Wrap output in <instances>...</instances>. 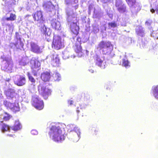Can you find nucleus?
I'll use <instances>...</instances> for the list:
<instances>
[{"instance_id":"obj_1","label":"nucleus","mask_w":158,"mask_h":158,"mask_svg":"<svg viewBox=\"0 0 158 158\" xmlns=\"http://www.w3.org/2000/svg\"><path fill=\"white\" fill-rule=\"evenodd\" d=\"M49 134L52 139L55 142H60L64 139V136L59 126H52Z\"/></svg>"},{"instance_id":"obj_2","label":"nucleus","mask_w":158,"mask_h":158,"mask_svg":"<svg viewBox=\"0 0 158 158\" xmlns=\"http://www.w3.org/2000/svg\"><path fill=\"white\" fill-rule=\"evenodd\" d=\"M103 54L108 55L113 50V47L110 42L101 41L98 45V48Z\"/></svg>"},{"instance_id":"obj_3","label":"nucleus","mask_w":158,"mask_h":158,"mask_svg":"<svg viewBox=\"0 0 158 158\" xmlns=\"http://www.w3.org/2000/svg\"><path fill=\"white\" fill-rule=\"evenodd\" d=\"M10 118V116L8 114L4 112L2 110H0V125L2 126L1 129L2 132H4L7 131L9 132L10 131L11 127H10L7 125L3 123V120L6 121L9 120Z\"/></svg>"},{"instance_id":"obj_4","label":"nucleus","mask_w":158,"mask_h":158,"mask_svg":"<svg viewBox=\"0 0 158 158\" xmlns=\"http://www.w3.org/2000/svg\"><path fill=\"white\" fill-rule=\"evenodd\" d=\"M38 90L39 94L45 99L51 94V90L47 87L45 84L43 82L40 83L38 86Z\"/></svg>"},{"instance_id":"obj_5","label":"nucleus","mask_w":158,"mask_h":158,"mask_svg":"<svg viewBox=\"0 0 158 158\" xmlns=\"http://www.w3.org/2000/svg\"><path fill=\"white\" fill-rule=\"evenodd\" d=\"M13 68V63L10 58L5 57L2 61V68L4 71L11 72Z\"/></svg>"},{"instance_id":"obj_6","label":"nucleus","mask_w":158,"mask_h":158,"mask_svg":"<svg viewBox=\"0 0 158 158\" xmlns=\"http://www.w3.org/2000/svg\"><path fill=\"white\" fill-rule=\"evenodd\" d=\"M32 104L35 108L38 110H41L44 107V103L37 95H35L32 97Z\"/></svg>"},{"instance_id":"obj_7","label":"nucleus","mask_w":158,"mask_h":158,"mask_svg":"<svg viewBox=\"0 0 158 158\" xmlns=\"http://www.w3.org/2000/svg\"><path fill=\"white\" fill-rule=\"evenodd\" d=\"M31 67L32 69V72L34 76H37V72L40 66V63L34 58H33L30 61Z\"/></svg>"},{"instance_id":"obj_8","label":"nucleus","mask_w":158,"mask_h":158,"mask_svg":"<svg viewBox=\"0 0 158 158\" xmlns=\"http://www.w3.org/2000/svg\"><path fill=\"white\" fill-rule=\"evenodd\" d=\"M81 132L77 127H75L71 133V138L74 142H77L80 138Z\"/></svg>"},{"instance_id":"obj_9","label":"nucleus","mask_w":158,"mask_h":158,"mask_svg":"<svg viewBox=\"0 0 158 158\" xmlns=\"http://www.w3.org/2000/svg\"><path fill=\"white\" fill-rule=\"evenodd\" d=\"M3 104L7 108H9L14 112H15L19 110L20 108L18 103L13 104L10 103L6 100H4Z\"/></svg>"},{"instance_id":"obj_10","label":"nucleus","mask_w":158,"mask_h":158,"mask_svg":"<svg viewBox=\"0 0 158 158\" xmlns=\"http://www.w3.org/2000/svg\"><path fill=\"white\" fill-rule=\"evenodd\" d=\"M96 64L102 69H104L107 64L105 58L102 56H96Z\"/></svg>"},{"instance_id":"obj_11","label":"nucleus","mask_w":158,"mask_h":158,"mask_svg":"<svg viewBox=\"0 0 158 158\" xmlns=\"http://www.w3.org/2000/svg\"><path fill=\"white\" fill-rule=\"evenodd\" d=\"M33 17L34 20L38 22L37 25L38 27H40L42 24L44 23V20L42 17L41 11H38L36 12L33 15Z\"/></svg>"},{"instance_id":"obj_12","label":"nucleus","mask_w":158,"mask_h":158,"mask_svg":"<svg viewBox=\"0 0 158 158\" xmlns=\"http://www.w3.org/2000/svg\"><path fill=\"white\" fill-rule=\"evenodd\" d=\"M15 84L18 86H22L24 85L26 82L25 77L19 75H16L14 78Z\"/></svg>"},{"instance_id":"obj_13","label":"nucleus","mask_w":158,"mask_h":158,"mask_svg":"<svg viewBox=\"0 0 158 158\" xmlns=\"http://www.w3.org/2000/svg\"><path fill=\"white\" fill-rule=\"evenodd\" d=\"M129 6L132 9L137 12L141 9V6L140 3L136 2L135 0H126Z\"/></svg>"},{"instance_id":"obj_14","label":"nucleus","mask_w":158,"mask_h":158,"mask_svg":"<svg viewBox=\"0 0 158 158\" xmlns=\"http://www.w3.org/2000/svg\"><path fill=\"white\" fill-rule=\"evenodd\" d=\"M62 46L61 38L59 36H54L52 42V47L57 50L60 49Z\"/></svg>"},{"instance_id":"obj_15","label":"nucleus","mask_w":158,"mask_h":158,"mask_svg":"<svg viewBox=\"0 0 158 158\" xmlns=\"http://www.w3.org/2000/svg\"><path fill=\"white\" fill-rule=\"evenodd\" d=\"M67 14L68 16V21L69 23H70V25L72 31L75 34L77 33L79 30V27L77 26L76 23L71 22L70 19L71 16L68 13H67Z\"/></svg>"},{"instance_id":"obj_16","label":"nucleus","mask_w":158,"mask_h":158,"mask_svg":"<svg viewBox=\"0 0 158 158\" xmlns=\"http://www.w3.org/2000/svg\"><path fill=\"white\" fill-rule=\"evenodd\" d=\"M15 43L14 45L17 48H22L23 45V43L21 41V38L19 34L16 32L15 35Z\"/></svg>"},{"instance_id":"obj_17","label":"nucleus","mask_w":158,"mask_h":158,"mask_svg":"<svg viewBox=\"0 0 158 158\" xmlns=\"http://www.w3.org/2000/svg\"><path fill=\"white\" fill-rule=\"evenodd\" d=\"M31 51L36 53H40L42 52V49L36 44L33 42L30 44Z\"/></svg>"},{"instance_id":"obj_18","label":"nucleus","mask_w":158,"mask_h":158,"mask_svg":"<svg viewBox=\"0 0 158 158\" xmlns=\"http://www.w3.org/2000/svg\"><path fill=\"white\" fill-rule=\"evenodd\" d=\"M77 40L78 42L75 44L74 47V49L76 53L77 54L78 56L79 57H81L83 56V54L82 52V48L79 42V41H81V39L80 38H78L77 39Z\"/></svg>"},{"instance_id":"obj_19","label":"nucleus","mask_w":158,"mask_h":158,"mask_svg":"<svg viewBox=\"0 0 158 158\" xmlns=\"http://www.w3.org/2000/svg\"><path fill=\"white\" fill-rule=\"evenodd\" d=\"M5 94L9 99H15L16 94L15 90L12 89H9L5 91Z\"/></svg>"},{"instance_id":"obj_20","label":"nucleus","mask_w":158,"mask_h":158,"mask_svg":"<svg viewBox=\"0 0 158 158\" xmlns=\"http://www.w3.org/2000/svg\"><path fill=\"white\" fill-rule=\"evenodd\" d=\"M51 58V63L54 66H58L60 62V60L58 56L56 55H52L50 56Z\"/></svg>"},{"instance_id":"obj_21","label":"nucleus","mask_w":158,"mask_h":158,"mask_svg":"<svg viewBox=\"0 0 158 158\" xmlns=\"http://www.w3.org/2000/svg\"><path fill=\"white\" fill-rule=\"evenodd\" d=\"M43 7L44 9L47 11H52L54 8V5L50 2H44Z\"/></svg>"},{"instance_id":"obj_22","label":"nucleus","mask_w":158,"mask_h":158,"mask_svg":"<svg viewBox=\"0 0 158 158\" xmlns=\"http://www.w3.org/2000/svg\"><path fill=\"white\" fill-rule=\"evenodd\" d=\"M40 30L45 35L50 36L51 34V30L49 28L46 27L44 23L41 25Z\"/></svg>"},{"instance_id":"obj_23","label":"nucleus","mask_w":158,"mask_h":158,"mask_svg":"<svg viewBox=\"0 0 158 158\" xmlns=\"http://www.w3.org/2000/svg\"><path fill=\"white\" fill-rule=\"evenodd\" d=\"M135 31L136 34L141 37L144 36L145 33L144 29L141 26H138L135 28Z\"/></svg>"},{"instance_id":"obj_24","label":"nucleus","mask_w":158,"mask_h":158,"mask_svg":"<svg viewBox=\"0 0 158 158\" xmlns=\"http://www.w3.org/2000/svg\"><path fill=\"white\" fill-rule=\"evenodd\" d=\"M41 78L43 81L46 82L49 81L52 78L50 73L46 72L41 74Z\"/></svg>"},{"instance_id":"obj_25","label":"nucleus","mask_w":158,"mask_h":158,"mask_svg":"<svg viewBox=\"0 0 158 158\" xmlns=\"http://www.w3.org/2000/svg\"><path fill=\"white\" fill-rule=\"evenodd\" d=\"M51 24L52 27L55 29L59 30L60 29V22L56 19H52L51 21Z\"/></svg>"},{"instance_id":"obj_26","label":"nucleus","mask_w":158,"mask_h":158,"mask_svg":"<svg viewBox=\"0 0 158 158\" xmlns=\"http://www.w3.org/2000/svg\"><path fill=\"white\" fill-rule=\"evenodd\" d=\"M22 127V125L18 120L15 121L14 126L11 127L12 130L16 131L20 130Z\"/></svg>"},{"instance_id":"obj_27","label":"nucleus","mask_w":158,"mask_h":158,"mask_svg":"<svg viewBox=\"0 0 158 158\" xmlns=\"http://www.w3.org/2000/svg\"><path fill=\"white\" fill-rule=\"evenodd\" d=\"M102 14L101 9L99 7L94 8V16L96 18H99L101 15Z\"/></svg>"},{"instance_id":"obj_28","label":"nucleus","mask_w":158,"mask_h":158,"mask_svg":"<svg viewBox=\"0 0 158 158\" xmlns=\"http://www.w3.org/2000/svg\"><path fill=\"white\" fill-rule=\"evenodd\" d=\"M152 90L153 96L158 100V85L153 86L152 88Z\"/></svg>"},{"instance_id":"obj_29","label":"nucleus","mask_w":158,"mask_h":158,"mask_svg":"<svg viewBox=\"0 0 158 158\" xmlns=\"http://www.w3.org/2000/svg\"><path fill=\"white\" fill-rule=\"evenodd\" d=\"M51 78L52 80L57 81H59L61 78L60 74L56 72L53 74Z\"/></svg>"},{"instance_id":"obj_30","label":"nucleus","mask_w":158,"mask_h":158,"mask_svg":"<svg viewBox=\"0 0 158 158\" xmlns=\"http://www.w3.org/2000/svg\"><path fill=\"white\" fill-rule=\"evenodd\" d=\"M153 6H153V8L151 9L150 11L152 13H154L156 12V14H158V3L156 2L154 3Z\"/></svg>"},{"instance_id":"obj_31","label":"nucleus","mask_w":158,"mask_h":158,"mask_svg":"<svg viewBox=\"0 0 158 158\" xmlns=\"http://www.w3.org/2000/svg\"><path fill=\"white\" fill-rule=\"evenodd\" d=\"M29 60L27 58H23L19 62V65L21 66H25L28 63Z\"/></svg>"},{"instance_id":"obj_32","label":"nucleus","mask_w":158,"mask_h":158,"mask_svg":"<svg viewBox=\"0 0 158 158\" xmlns=\"http://www.w3.org/2000/svg\"><path fill=\"white\" fill-rule=\"evenodd\" d=\"M118 11L121 13H123L127 11L126 7L124 4H123L117 8Z\"/></svg>"},{"instance_id":"obj_33","label":"nucleus","mask_w":158,"mask_h":158,"mask_svg":"<svg viewBox=\"0 0 158 158\" xmlns=\"http://www.w3.org/2000/svg\"><path fill=\"white\" fill-rule=\"evenodd\" d=\"M63 58L64 59H68L69 58L70 54V52L68 51V49H66L63 52Z\"/></svg>"},{"instance_id":"obj_34","label":"nucleus","mask_w":158,"mask_h":158,"mask_svg":"<svg viewBox=\"0 0 158 158\" xmlns=\"http://www.w3.org/2000/svg\"><path fill=\"white\" fill-rule=\"evenodd\" d=\"M108 27L110 29H112L117 27V23L115 22L109 23H108Z\"/></svg>"},{"instance_id":"obj_35","label":"nucleus","mask_w":158,"mask_h":158,"mask_svg":"<svg viewBox=\"0 0 158 158\" xmlns=\"http://www.w3.org/2000/svg\"><path fill=\"white\" fill-rule=\"evenodd\" d=\"M129 63L126 59H123V60L122 65L127 68L130 67Z\"/></svg>"},{"instance_id":"obj_36","label":"nucleus","mask_w":158,"mask_h":158,"mask_svg":"<svg viewBox=\"0 0 158 158\" xmlns=\"http://www.w3.org/2000/svg\"><path fill=\"white\" fill-rule=\"evenodd\" d=\"M93 30L94 33H98L99 31V29L98 28V26L96 24H94L93 26Z\"/></svg>"},{"instance_id":"obj_37","label":"nucleus","mask_w":158,"mask_h":158,"mask_svg":"<svg viewBox=\"0 0 158 158\" xmlns=\"http://www.w3.org/2000/svg\"><path fill=\"white\" fill-rule=\"evenodd\" d=\"M16 18V16L15 14H11L10 17L7 18L6 19L7 20L13 21Z\"/></svg>"},{"instance_id":"obj_38","label":"nucleus","mask_w":158,"mask_h":158,"mask_svg":"<svg viewBox=\"0 0 158 158\" xmlns=\"http://www.w3.org/2000/svg\"><path fill=\"white\" fill-rule=\"evenodd\" d=\"M153 24V22L151 19H148L145 22V24L148 27H151Z\"/></svg>"},{"instance_id":"obj_39","label":"nucleus","mask_w":158,"mask_h":158,"mask_svg":"<svg viewBox=\"0 0 158 158\" xmlns=\"http://www.w3.org/2000/svg\"><path fill=\"white\" fill-rule=\"evenodd\" d=\"M123 4V2L121 0H116L115 6L117 8Z\"/></svg>"},{"instance_id":"obj_40","label":"nucleus","mask_w":158,"mask_h":158,"mask_svg":"<svg viewBox=\"0 0 158 158\" xmlns=\"http://www.w3.org/2000/svg\"><path fill=\"white\" fill-rule=\"evenodd\" d=\"M151 36L155 38L158 39V31H153L151 34Z\"/></svg>"},{"instance_id":"obj_41","label":"nucleus","mask_w":158,"mask_h":158,"mask_svg":"<svg viewBox=\"0 0 158 158\" xmlns=\"http://www.w3.org/2000/svg\"><path fill=\"white\" fill-rule=\"evenodd\" d=\"M28 76L30 81H31L32 82L34 83L35 82V80L31 76V74L29 73H28Z\"/></svg>"},{"instance_id":"obj_42","label":"nucleus","mask_w":158,"mask_h":158,"mask_svg":"<svg viewBox=\"0 0 158 158\" xmlns=\"http://www.w3.org/2000/svg\"><path fill=\"white\" fill-rule=\"evenodd\" d=\"M31 133L33 135H37L38 134V132L36 130H33L31 131Z\"/></svg>"},{"instance_id":"obj_43","label":"nucleus","mask_w":158,"mask_h":158,"mask_svg":"<svg viewBox=\"0 0 158 158\" xmlns=\"http://www.w3.org/2000/svg\"><path fill=\"white\" fill-rule=\"evenodd\" d=\"M65 2L67 4H68L69 2H74L75 3H76V0H65Z\"/></svg>"},{"instance_id":"obj_44","label":"nucleus","mask_w":158,"mask_h":158,"mask_svg":"<svg viewBox=\"0 0 158 158\" xmlns=\"http://www.w3.org/2000/svg\"><path fill=\"white\" fill-rule=\"evenodd\" d=\"M107 15H108V16H109V17L110 18L112 19V18L113 17V14H112L108 13H107Z\"/></svg>"},{"instance_id":"obj_45","label":"nucleus","mask_w":158,"mask_h":158,"mask_svg":"<svg viewBox=\"0 0 158 158\" xmlns=\"http://www.w3.org/2000/svg\"><path fill=\"white\" fill-rule=\"evenodd\" d=\"M73 101L72 100H69L68 101V103L70 105H72L73 103Z\"/></svg>"},{"instance_id":"obj_46","label":"nucleus","mask_w":158,"mask_h":158,"mask_svg":"<svg viewBox=\"0 0 158 158\" xmlns=\"http://www.w3.org/2000/svg\"><path fill=\"white\" fill-rule=\"evenodd\" d=\"M28 98V96H27V95H22V98Z\"/></svg>"},{"instance_id":"obj_47","label":"nucleus","mask_w":158,"mask_h":158,"mask_svg":"<svg viewBox=\"0 0 158 158\" xmlns=\"http://www.w3.org/2000/svg\"><path fill=\"white\" fill-rule=\"evenodd\" d=\"M104 3H106L109 1L110 0H101Z\"/></svg>"},{"instance_id":"obj_48","label":"nucleus","mask_w":158,"mask_h":158,"mask_svg":"<svg viewBox=\"0 0 158 158\" xmlns=\"http://www.w3.org/2000/svg\"><path fill=\"white\" fill-rule=\"evenodd\" d=\"M3 97V96L2 94L0 92V99L2 98Z\"/></svg>"},{"instance_id":"obj_49","label":"nucleus","mask_w":158,"mask_h":158,"mask_svg":"<svg viewBox=\"0 0 158 158\" xmlns=\"http://www.w3.org/2000/svg\"><path fill=\"white\" fill-rule=\"evenodd\" d=\"M89 71H90V72H91V73H93L94 72V70L92 69H89Z\"/></svg>"},{"instance_id":"obj_50","label":"nucleus","mask_w":158,"mask_h":158,"mask_svg":"<svg viewBox=\"0 0 158 158\" xmlns=\"http://www.w3.org/2000/svg\"><path fill=\"white\" fill-rule=\"evenodd\" d=\"M91 6H89V11H90L91 10Z\"/></svg>"},{"instance_id":"obj_51","label":"nucleus","mask_w":158,"mask_h":158,"mask_svg":"<svg viewBox=\"0 0 158 158\" xmlns=\"http://www.w3.org/2000/svg\"><path fill=\"white\" fill-rule=\"evenodd\" d=\"M10 80V79L9 78H8L6 80V81H7L8 82H9Z\"/></svg>"},{"instance_id":"obj_52","label":"nucleus","mask_w":158,"mask_h":158,"mask_svg":"<svg viewBox=\"0 0 158 158\" xmlns=\"http://www.w3.org/2000/svg\"><path fill=\"white\" fill-rule=\"evenodd\" d=\"M77 113H78L79 112V110H77Z\"/></svg>"},{"instance_id":"obj_53","label":"nucleus","mask_w":158,"mask_h":158,"mask_svg":"<svg viewBox=\"0 0 158 158\" xmlns=\"http://www.w3.org/2000/svg\"><path fill=\"white\" fill-rule=\"evenodd\" d=\"M10 136H11L12 135H10Z\"/></svg>"},{"instance_id":"obj_54","label":"nucleus","mask_w":158,"mask_h":158,"mask_svg":"<svg viewBox=\"0 0 158 158\" xmlns=\"http://www.w3.org/2000/svg\"><path fill=\"white\" fill-rule=\"evenodd\" d=\"M97 1H98V0H97Z\"/></svg>"}]
</instances>
